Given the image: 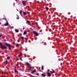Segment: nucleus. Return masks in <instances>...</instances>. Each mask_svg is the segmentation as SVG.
Returning <instances> with one entry per match:
<instances>
[{"mask_svg": "<svg viewBox=\"0 0 77 77\" xmlns=\"http://www.w3.org/2000/svg\"><path fill=\"white\" fill-rule=\"evenodd\" d=\"M0 45L2 49L3 50L4 49V48L6 49L7 48L6 46H5V45H2L1 42H0Z\"/></svg>", "mask_w": 77, "mask_h": 77, "instance_id": "1", "label": "nucleus"}, {"mask_svg": "<svg viewBox=\"0 0 77 77\" xmlns=\"http://www.w3.org/2000/svg\"><path fill=\"white\" fill-rule=\"evenodd\" d=\"M33 33L36 36H38V33L36 31H34L33 32Z\"/></svg>", "mask_w": 77, "mask_h": 77, "instance_id": "2", "label": "nucleus"}, {"mask_svg": "<svg viewBox=\"0 0 77 77\" xmlns=\"http://www.w3.org/2000/svg\"><path fill=\"white\" fill-rule=\"evenodd\" d=\"M5 44L6 45V46H7L8 47H9V49H10V44H8L7 43L5 42Z\"/></svg>", "mask_w": 77, "mask_h": 77, "instance_id": "3", "label": "nucleus"}, {"mask_svg": "<svg viewBox=\"0 0 77 77\" xmlns=\"http://www.w3.org/2000/svg\"><path fill=\"white\" fill-rule=\"evenodd\" d=\"M47 74L49 77H50L51 76V73H50V72H47Z\"/></svg>", "mask_w": 77, "mask_h": 77, "instance_id": "4", "label": "nucleus"}, {"mask_svg": "<svg viewBox=\"0 0 77 77\" xmlns=\"http://www.w3.org/2000/svg\"><path fill=\"white\" fill-rule=\"evenodd\" d=\"M22 3L24 5H25L26 3L25 1H23V2H22Z\"/></svg>", "mask_w": 77, "mask_h": 77, "instance_id": "5", "label": "nucleus"}, {"mask_svg": "<svg viewBox=\"0 0 77 77\" xmlns=\"http://www.w3.org/2000/svg\"><path fill=\"white\" fill-rule=\"evenodd\" d=\"M36 71V69H34V70L32 72V73H33L35 72Z\"/></svg>", "mask_w": 77, "mask_h": 77, "instance_id": "6", "label": "nucleus"}, {"mask_svg": "<svg viewBox=\"0 0 77 77\" xmlns=\"http://www.w3.org/2000/svg\"><path fill=\"white\" fill-rule=\"evenodd\" d=\"M9 24L8 23H5V24H4V26H8V25Z\"/></svg>", "mask_w": 77, "mask_h": 77, "instance_id": "7", "label": "nucleus"}, {"mask_svg": "<svg viewBox=\"0 0 77 77\" xmlns=\"http://www.w3.org/2000/svg\"><path fill=\"white\" fill-rule=\"evenodd\" d=\"M27 33V32L26 31H25V32L23 33V35H26Z\"/></svg>", "mask_w": 77, "mask_h": 77, "instance_id": "8", "label": "nucleus"}, {"mask_svg": "<svg viewBox=\"0 0 77 77\" xmlns=\"http://www.w3.org/2000/svg\"><path fill=\"white\" fill-rule=\"evenodd\" d=\"M15 31L16 32H19V30L17 29H15Z\"/></svg>", "mask_w": 77, "mask_h": 77, "instance_id": "9", "label": "nucleus"}, {"mask_svg": "<svg viewBox=\"0 0 77 77\" xmlns=\"http://www.w3.org/2000/svg\"><path fill=\"white\" fill-rule=\"evenodd\" d=\"M22 10H20V14L21 15H22Z\"/></svg>", "mask_w": 77, "mask_h": 77, "instance_id": "10", "label": "nucleus"}, {"mask_svg": "<svg viewBox=\"0 0 77 77\" xmlns=\"http://www.w3.org/2000/svg\"><path fill=\"white\" fill-rule=\"evenodd\" d=\"M26 65H27L28 66H30V64L28 63H26Z\"/></svg>", "mask_w": 77, "mask_h": 77, "instance_id": "11", "label": "nucleus"}, {"mask_svg": "<svg viewBox=\"0 0 77 77\" xmlns=\"http://www.w3.org/2000/svg\"><path fill=\"white\" fill-rule=\"evenodd\" d=\"M23 14H24V16H25L27 14L26 13V12H23Z\"/></svg>", "mask_w": 77, "mask_h": 77, "instance_id": "12", "label": "nucleus"}, {"mask_svg": "<svg viewBox=\"0 0 77 77\" xmlns=\"http://www.w3.org/2000/svg\"><path fill=\"white\" fill-rule=\"evenodd\" d=\"M42 75L43 77H45V76H46V75L44 74H42Z\"/></svg>", "mask_w": 77, "mask_h": 77, "instance_id": "13", "label": "nucleus"}, {"mask_svg": "<svg viewBox=\"0 0 77 77\" xmlns=\"http://www.w3.org/2000/svg\"><path fill=\"white\" fill-rule=\"evenodd\" d=\"M44 66H42V70H43L44 69Z\"/></svg>", "mask_w": 77, "mask_h": 77, "instance_id": "14", "label": "nucleus"}, {"mask_svg": "<svg viewBox=\"0 0 77 77\" xmlns=\"http://www.w3.org/2000/svg\"><path fill=\"white\" fill-rule=\"evenodd\" d=\"M46 9L48 11V7H47V6H46Z\"/></svg>", "mask_w": 77, "mask_h": 77, "instance_id": "15", "label": "nucleus"}, {"mask_svg": "<svg viewBox=\"0 0 77 77\" xmlns=\"http://www.w3.org/2000/svg\"><path fill=\"white\" fill-rule=\"evenodd\" d=\"M22 39H25V38H24L23 37H20Z\"/></svg>", "mask_w": 77, "mask_h": 77, "instance_id": "16", "label": "nucleus"}, {"mask_svg": "<svg viewBox=\"0 0 77 77\" xmlns=\"http://www.w3.org/2000/svg\"><path fill=\"white\" fill-rule=\"evenodd\" d=\"M26 22H27V23H30V21H26Z\"/></svg>", "mask_w": 77, "mask_h": 77, "instance_id": "17", "label": "nucleus"}, {"mask_svg": "<svg viewBox=\"0 0 77 77\" xmlns=\"http://www.w3.org/2000/svg\"><path fill=\"white\" fill-rule=\"evenodd\" d=\"M5 63H6V64H8V61L6 60L5 61Z\"/></svg>", "mask_w": 77, "mask_h": 77, "instance_id": "18", "label": "nucleus"}, {"mask_svg": "<svg viewBox=\"0 0 77 77\" xmlns=\"http://www.w3.org/2000/svg\"><path fill=\"white\" fill-rule=\"evenodd\" d=\"M15 72L16 73H18V72L17 71L16 69L15 70Z\"/></svg>", "mask_w": 77, "mask_h": 77, "instance_id": "19", "label": "nucleus"}, {"mask_svg": "<svg viewBox=\"0 0 77 77\" xmlns=\"http://www.w3.org/2000/svg\"><path fill=\"white\" fill-rule=\"evenodd\" d=\"M36 75L38 76H39L40 75L38 73H36Z\"/></svg>", "mask_w": 77, "mask_h": 77, "instance_id": "20", "label": "nucleus"}, {"mask_svg": "<svg viewBox=\"0 0 77 77\" xmlns=\"http://www.w3.org/2000/svg\"><path fill=\"white\" fill-rule=\"evenodd\" d=\"M7 59H8V60H9V59H10V57H8Z\"/></svg>", "mask_w": 77, "mask_h": 77, "instance_id": "21", "label": "nucleus"}, {"mask_svg": "<svg viewBox=\"0 0 77 77\" xmlns=\"http://www.w3.org/2000/svg\"><path fill=\"white\" fill-rule=\"evenodd\" d=\"M2 20H6V18H3Z\"/></svg>", "mask_w": 77, "mask_h": 77, "instance_id": "22", "label": "nucleus"}, {"mask_svg": "<svg viewBox=\"0 0 77 77\" xmlns=\"http://www.w3.org/2000/svg\"><path fill=\"white\" fill-rule=\"evenodd\" d=\"M19 45H16V47H17L19 46Z\"/></svg>", "mask_w": 77, "mask_h": 77, "instance_id": "23", "label": "nucleus"}, {"mask_svg": "<svg viewBox=\"0 0 77 77\" xmlns=\"http://www.w3.org/2000/svg\"><path fill=\"white\" fill-rule=\"evenodd\" d=\"M24 39H25V40H28V39L27 38H24Z\"/></svg>", "mask_w": 77, "mask_h": 77, "instance_id": "24", "label": "nucleus"}, {"mask_svg": "<svg viewBox=\"0 0 77 77\" xmlns=\"http://www.w3.org/2000/svg\"><path fill=\"white\" fill-rule=\"evenodd\" d=\"M6 68H7V69H9V68H8L7 66H6Z\"/></svg>", "mask_w": 77, "mask_h": 77, "instance_id": "25", "label": "nucleus"}, {"mask_svg": "<svg viewBox=\"0 0 77 77\" xmlns=\"http://www.w3.org/2000/svg\"><path fill=\"white\" fill-rule=\"evenodd\" d=\"M22 56V55H20L18 56L19 57H20Z\"/></svg>", "mask_w": 77, "mask_h": 77, "instance_id": "26", "label": "nucleus"}, {"mask_svg": "<svg viewBox=\"0 0 77 77\" xmlns=\"http://www.w3.org/2000/svg\"><path fill=\"white\" fill-rule=\"evenodd\" d=\"M49 32H51V29H49Z\"/></svg>", "mask_w": 77, "mask_h": 77, "instance_id": "27", "label": "nucleus"}, {"mask_svg": "<svg viewBox=\"0 0 77 77\" xmlns=\"http://www.w3.org/2000/svg\"><path fill=\"white\" fill-rule=\"evenodd\" d=\"M53 72V73H54V72H55V71H54V70H53V72Z\"/></svg>", "mask_w": 77, "mask_h": 77, "instance_id": "28", "label": "nucleus"}, {"mask_svg": "<svg viewBox=\"0 0 77 77\" xmlns=\"http://www.w3.org/2000/svg\"><path fill=\"white\" fill-rule=\"evenodd\" d=\"M39 71L40 72H42V70H40Z\"/></svg>", "mask_w": 77, "mask_h": 77, "instance_id": "29", "label": "nucleus"}, {"mask_svg": "<svg viewBox=\"0 0 77 77\" xmlns=\"http://www.w3.org/2000/svg\"><path fill=\"white\" fill-rule=\"evenodd\" d=\"M20 60H21V61H22L23 60H22V59L21 58H20Z\"/></svg>", "mask_w": 77, "mask_h": 77, "instance_id": "30", "label": "nucleus"}, {"mask_svg": "<svg viewBox=\"0 0 77 77\" xmlns=\"http://www.w3.org/2000/svg\"><path fill=\"white\" fill-rule=\"evenodd\" d=\"M50 73H53V72L51 71H50Z\"/></svg>", "mask_w": 77, "mask_h": 77, "instance_id": "31", "label": "nucleus"}, {"mask_svg": "<svg viewBox=\"0 0 77 77\" xmlns=\"http://www.w3.org/2000/svg\"><path fill=\"white\" fill-rule=\"evenodd\" d=\"M28 70H31V69L29 68V69H28Z\"/></svg>", "mask_w": 77, "mask_h": 77, "instance_id": "32", "label": "nucleus"}, {"mask_svg": "<svg viewBox=\"0 0 77 77\" xmlns=\"http://www.w3.org/2000/svg\"><path fill=\"white\" fill-rule=\"evenodd\" d=\"M32 68V67H31V66H30V67H29V68L30 69H31Z\"/></svg>", "mask_w": 77, "mask_h": 77, "instance_id": "33", "label": "nucleus"}, {"mask_svg": "<svg viewBox=\"0 0 77 77\" xmlns=\"http://www.w3.org/2000/svg\"><path fill=\"white\" fill-rule=\"evenodd\" d=\"M31 77H35V76H31Z\"/></svg>", "mask_w": 77, "mask_h": 77, "instance_id": "34", "label": "nucleus"}, {"mask_svg": "<svg viewBox=\"0 0 77 77\" xmlns=\"http://www.w3.org/2000/svg\"><path fill=\"white\" fill-rule=\"evenodd\" d=\"M2 36V35H0V37H1V36Z\"/></svg>", "mask_w": 77, "mask_h": 77, "instance_id": "35", "label": "nucleus"}, {"mask_svg": "<svg viewBox=\"0 0 77 77\" xmlns=\"http://www.w3.org/2000/svg\"><path fill=\"white\" fill-rule=\"evenodd\" d=\"M17 66H18V64H17Z\"/></svg>", "mask_w": 77, "mask_h": 77, "instance_id": "36", "label": "nucleus"}, {"mask_svg": "<svg viewBox=\"0 0 77 77\" xmlns=\"http://www.w3.org/2000/svg\"><path fill=\"white\" fill-rule=\"evenodd\" d=\"M25 29V27L23 28V30H24Z\"/></svg>", "mask_w": 77, "mask_h": 77, "instance_id": "37", "label": "nucleus"}, {"mask_svg": "<svg viewBox=\"0 0 77 77\" xmlns=\"http://www.w3.org/2000/svg\"><path fill=\"white\" fill-rule=\"evenodd\" d=\"M17 42H20V40H18L17 41Z\"/></svg>", "mask_w": 77, "mask_h": 77, "instance_id": "38", "label": "nucleus"}, {"mask_svg": "<svg viewBox=\"0 0 77 77\" xmlns=\"http://www.w3.org/2000/svg\"><path fill=\"white\" fill-rule=\"evenodd\" d=\"M27 14H29V12H27Z\"/></svg>", "mask_w": 77, "mask_h": 77, "instance_id": "39", "label": "nucleus"}, {"mask_svg": "<svg viewBox=\"0 0 77 77\" xmlns=\"http://www.w3.org/2000/svg\"><path fill=\"white\" fill-rule=\"evenodd\" d=\"M17 19H19V18L18 17V18H17Z\"/></svg>", "mask_w": 77, "mask_h": 77, "instance_id": "40", "label": "nucleus"}, {"mask_svg": "<svg viewBox=\"0 0 77 77\" xmlns=\"http://www.w3.org/2000/svg\"><path fill=\"white\" fill-rule=\"evenodd\" d=\"M66 19V17L65 18V19Z\"/></svg>", "mask_w": 77, "mask_h": 77, "instance_id": "41", "label": "nucleus"}, {"mask_svg": "<svg viewBox=\"0 0 77 77\" xmlns=\"http://www.w3.org/2000/svg\"><path fill=\"white\" fill-rule=\"evenodd\" d=\"M0 53H1V51H0Z\"/></svg>", "mask_w": 77, "mask_h": 77, "instance_id": "42", "label": "nucleus"}, {"mask_svg": "<svg viewBox=\"0 0 77 77\" xmlns=\"http://www.w3.org/2000/svg\"><path fill=\"white\" fill-rule=\"evenodd\" d=\"M10 49H11V47L10 48Z\"/></svg>", "mask_w": 77, "mask_h": 77, "instance_id": "43", "label": "nucleus"}, {"mask_svg": "<svg viewBox=\"0 0 77 77\" xmlns=\"http://www.w3.org/2000/svg\"><path fill=\"white\" fill-rule=\"evenodd\" d=\"M51 62H52V61H51Z\"/></svg>", "mask_w": 77, "mask_h": 77, "instance_id": "44", "label": "nucleus"}]
</instances>
